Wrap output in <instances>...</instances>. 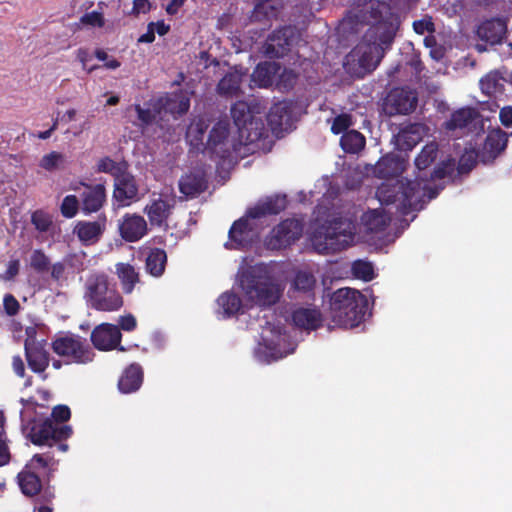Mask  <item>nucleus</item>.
Returning <instances> with one entry per match:
<instances>
[{
	"instance_id": "1",
	"label": "nucleus",
	"mask_w": 512,
	"mask_h": 512,
	"mask_svg": "<svg viewBox=\"0 0 512 512\" xmlns=\"http://www.w3.org/2000/svg\"><path fill=\"white\" fill-rule=\"evenodd\" d=\"M363 18L371 26L346 58L348 62H357L364 73H369L376 69L393 43L399 20L389 6L380 1H371Z\"/></svg>"
},
{
	"instance_id": "2",
	"label": "nucleus",
	"mask_w": 512,
	"mask_h": 512,
	"mask_svg": "<svg viewBox=\"0 0 512 512\" xmlns=\"http://www.w3.org/2000/svg\"><path fill=\"white\" fill-rule=\"evenodd\" d=\"M71 417L70 408L57 405L52 409L51 417L44 420H33L27 426V438L36 446L56 447L60 452L68 450L66 441L73 430L65 424Z\"/></svg>"
},
{
	"instance_id": "3",
	"label": "nucleus",
	"mask_w": 512,
	"mask_h": 512,
	"mask_svg": "<svg viewBox=\"0 0 512 512\" xmlns=\"http://www.w3.org/2000/svg\"><path fill=\"white\" fill-rule=\"evenodd\" d=\"M329 315L337 327L354 328L365 317L368 300L360 291L352 288H340L334 291L329 301Z\"/></svg>"
},
{
	"instance_id": "4",
	"label": "nucleus",
	"mask_w": 512,
	"mask_h": 512,
	"mask_svg": "<svg viewBox=\"0 0 512 512\" xmlns=\"http://www.w3.org/2000/svg\"><path fill=\"white\" fill-rule=\"evenodd\" d=\"M239 285L246 300L262 308L275 305L281 296L279 286L261 267L245 269L239 276Z\"/></svg>"
},
{
	"instance_id": "5",
	"label": "nucleus",
	"mask_w": 512,
	"mask_h": 512,
	"mask_svg": "<svg viewBox=\"0 0 512 512\" xmlns=\"http://www.w3.org/2000/svg\"><path fill=\"white\" fill-rule=\"evenodd\" d=\"M84 299L89 308L100 312H115L124 305L121 293L104 272H95L87 277Z\"/></svg>"
},
{
	"instance_id": "6",
	"label": "nucleus",
	"mask_w": 512,
	"mask_h": 512,
	"mask_svg": "<svg viewBox=\"0 0 512 512\" xmlns=\"http://www.w3.org/2000/svg\"><path fill=\"white\" fill-rule=\"evenodd\" d=\"M354 238L352 223L342 218H335L319 227L312 241L320 253L334 254L351 246Z\"/></svg>"
},
{
	"instance_id": "7",
	"label": "nucleus",
	"mask_w": 512,
	"mask_h": 512,
	"mask_svg": "<svg viewBox=\"0 0 512 512\" xmlns=\"http://www.w3.org/2000/svg\"><path fill=\"white\" fill-rule=\"evenodd\" d=\"M418 179H396L393 182L382 183L376 191V196L382 205L396 204L398 210L407 214L417 208L416 196L419 194Z\"/></svg>"
},
{
	"instance_id": "8",
	"label": "nucleus",
	"mask_w": 512,
	"mask_h": 512,
	"mask_svg": "<svg viewBox=\"0 0 512 512\" xmlns=\"http://www.w3.org/2000/svg\"><path fill=\"white\" fill-rule=\"evenodd\" d=\"M51 345L54 353L65 358L67 364H87L94 358V352L86 340L77 335L57 337Z\"/></svg>"
},
{
	"instance_id": "9",
	"label": "nucleus",
	"mask_w": 512,
	"mask_h": 512,
	"mask_svg": "<svg viewBox=\"0 0 512 512\" xmlns=\"http://www.w3.org/2000/svg\"><path fill=\"white\" fill-rule=\"evenodd\" d=\"M418 104L416 90L408 87H396L389 91L383 101L382 110L389 116L408 115Z\"/></svg>"
},
{
	"instance_id": "10",
	"label": "nucleus",
	"mask_w": 512,
	"mask_h": 512,
	"mask_svg": "<svg viewBox=\"0 0 512 512\" xmlns=\"http://www.w3.org/2000/svg\"><path fill=\"white\" fill-rule=\"evenodd\" d=\"M303 232V224L294 218H287L276 225L266 237L265 244L271 250H281L297 241Z\"/></svg>"
},
{
	"instance_id": "11",
	"label": "nucleus",
	"mask_w": 512,
	"mask_h": 512,
	"mask_svg": "<svg viewBox=\"0 0 512 512\" xmlns=\"http://www.w3.org/2000/svg\"><path fill=\"white\" fill-rule=\"evenodd\" d=\"M294 38L295 31L291 26H282L273 30L263 45L265 56L270 59L283 58L291 51Z\"/></svg>"
},
{
	"instance_id": "12",
	"label": "nucleus",
	"mask_w": 512,
	"mask_h": 512,
	"mask_svg": "<svg viewBox=\"0 0 512 512\" xmlns=\"http://www.w3.org/2000/svg\"><path fill=\"white\" fill-rule=\"evenodd\" d=\"M444 128L448 131L459 129L478 134L484 130L483 117L474 107H462L451 114L444 123Z\"/></svg>"
},
{
	"instance_id": "13",
	"label": "nucleus",
	"mask_w": 512,
	"mask_h": 512,
	"mask_svg": "<svg viewBox=\"0 0 512 512\" xmlns=\"http://www.w3.org/2000/svg\"><path fill=\"white\" fill-rule=\"evenodd\" d=\"M205 149L221 160H226L237 151L236 145L229 140V126L224 122H217L209 132Z\"/></svg>"
},
{
	"instance_id": "14",
	"label": "nucleus",
	"mask_w": 512,
	"mask_h": 512,
	"mask_svg": "<svg viewBox=\"0 0 512 512\" xmlns=\"http://www.w3.org/2000/svg\"><path fill=\"white\" fill-rule=\"evenodd\" d=\"M122 334L117 325L111 323H101L91 332V342L93 346L100 351H110L118 348L124 351L120 346Z\"/></svg>"
},
{
	"instance_id": "15",
	"label": "nucleus",
	"mask_w": 512,
	"mask_h": 512,
	"mask_svg": "<svg viewBox=\"0 0 512 512\" xmlns=\"http://www.w3.org/2000/svg\"><path fill=\"white\" fill-rule=\"evenodd\" d=\"M83 191L80 194L81 211L85 215L99 212L107 201L106 188L103 183L90 184L80 182Z\"/></svg>"
},
{
	"instance_id": "16",
	"label": "nucleus",
	"mask_w": 512,
	"mask_h": 512,
	"mask_svg": "<svg viewBox=\"0 0 512 512\" xmlns=\"http://www.w3.org/2000/svg\"><path fill=\"white\" fill-rule=\"evenodd\" d=\"M138 184L132 173L126 168L114 179L113 199L119 206H129L138 198Z\"/></svg>"
},
{
	"instance_id": "17",
	"label": "nucleus",
	"mask_w": 512,
	"mask_h": 512,
	"mask_svg": "<svg viewBox=\"0 0 512 512\" xmlns=\"http://www.w3.org/2000/svg\"><path fill=\"white\" fill-rule=\"evenodd\" d=\"M106 222L105 214L98 215L95 221H78L73 228V234L85 246L96 244L106 229Z\"/></svg>"
},
{
	"instance_id": "18",
	"label": "nucleus",
	"mask_w": 512,
	"mask_h": 512,
	"mask_svg": "<svg viewBox=\"0 0 512 512\" xmlns=\"http://www.w3.org/2000/svg\"><path fill=\"white\" fill-rule=\"evenodd\" d=\"M249 219L250 218L246 215L232 224L228 233L229 242L225 244L226 248L240 249L251 244L256 233Z\"/></svg>"
},
{
	"instance_id": "19",
	"label": "nucleus",
	"mask_w": 512,
	"mask_h": 512,
	"mask_svg": "<svg viewBox=\"0 0 512 512\" xmlns=\"http://www.w3.org/2000/svg\"><path fill=\"white\" fill-rule=\"evenodd\" d=\"M121 237L127 242H136L147 233V222L137 214H125L119 224Z\"/></svg>"
},
{
	"instance_id": "20",
	"label": "nucleus",
	"mask_w": 512,
	"mask_h": 512,
	"mask_svg": "<svg viewBox=\"0 0 512 512\" xmlns=\"http://www.w3.org/2000/svg\"><path fill=\"white\" fill-rule=\"evenodd\" d=\"M25 357L29 368L37 374H43L49 366L50 357L44 346L35 340L25 341Z\"/></svg>"
},
{
	"instance_id": "21",
	"label": "nucleus",
	"mask_w": 512,
	"mask_h": 512,
	"mask_svg": "<svg viewBox=\"0 0 512 512\" xmlns=\"http://www.w3.org/2000/svg\"><path fill=\"white\" fill-rule=\"evenodd\" d=\"M174 208V202L163 199L162 197L152 199L144 208L151 226L163 227L167 226V220Z\"/></svg>"
},
{
	"instance_id": "22",
	"label": "nucleus",
	"mask_w": 512,
	"mask_h": 512,
	"mask_svg": "<svg viewBox=\"0 0 512 512\" xmlns=\"http://www.w3.org/2000/svg\"><path fill=\"white\" fill-rule=\"evenodd\" d=\"M287 198L285 195L267 197L254 207L247 210L246 215L251 219H259L267 215H277L286 209Z\"/></svg>"
},
{
	"instance_id": "23",
	"label": "nucleus",
	"mask_w": 512,
	"mask_h": 512,
	"mask_svg": "<svg viewBox=\"0 0 512 512\" xmlns=\"http://www.w3.org/2000/svg\"><path fill=\"white\" fill-rule=\"evenodd\" d=\"M506 32L507 24L500 18L486 20L477 28V36L491 45L501 43Z\"/></svg>"
},
{
	"instance_id": "24",
	"label": "nucleus",
	"mask_w": 512,
	"mask_h": 512,
	"mask_svg": "<svg viewBox=\"0 0 512 512\" xmlns=\"http://www.w3.org/2000/svg\"><path fill=\"white\" fill-rule=\"evenodd\" d=\"M208 181L203 172H190L179 180V191L187 198H194L206 191Z\"/></svg>"
},
{
	"instance_id": "25",
	"label": "nucleus",
	"mask_w": 512,
	"mask_h": 512,
	"mask_svg": "<svg viewBox=\"0 0 512 512\" xmlns=\"http://www.w3.org/2000/svg\"><path fill=\"white\" fill-rule=\"evenodd\" d=\"M115 274L120 282L122 292L132 294L138 284H141L140 272L132 264L119 262L115 265Z\"/></svg>"
},
{
	"instance_id": "26",
	"label": "nucleus",
	"mask_w": 512,
	"mask_h": 512,
	"mask_svg": "<svg viewBox=\"0 0 512 512\" xmlns=\"http://www.w3.org/2000/svg\"><path fill=\"white\" fill-rule=\"evenodd\" d=\"M292 321L298 328L316 330L322 325V315L315 308H299L292 313Z\"/></svg>"
},
{
	"instance_id": "27",
	"label": "nucleus",
	"mask_w": 512,
	"mask_h": 512,
	"mask_svg": "<svg viewBox=\"0 0 512 512\" xmlns=\"http://www.w3.org/2000/svg\"><path fill=\"white\" fill-rule=\"evenodd\" d=\"M142 382V367L137 363H133L123 371L118 381V388L122 393H132L140 388Z\"/></svg>"
},
{
	"instance_id": "28",
	"label": "nucleus",
	"mask_w": 512,
	"mask_h": 512,
	"mask_svg": "<svg viewBox=\"0 0 512 512\" xmlns=\"http://www.w3.org/2000/svg\"><path fill=\"white\" fill-rule=\"evenodd\" d=\"M219 310L217 313L223 318H230L238 314H243L242 299L232 291H225L217 298Z\"/></svg>"
},
{
	"instance_id": "29",
	"label": "nucleus",
	"mask_w": 512,
	"mask_h": 512,
	"mask_svg": "<svg viewBox=\"0 0 512 512\" xmlns=\"http://www.w3.org/2000/svg\"><path fill=\"white\" fill-rule=\"evenodd\" d=\"M267 121L271 129L282 131L287 128L291 121V109L286 102H278L271 106Z\"/></svg>"
},
{
	"instance_id": "30",
	"label": "nucleus",
	"mask_w": 512,
	"mask_h": 512,
	"mask_svg": "<svg viewBox=\"0 0 512 512\" xmlns=\"http://www.w3.org/2000/svg\"><path fill=\"white\" fill-rule=\"evenodd\" d=\"M238 131L245 145L254 144L267 136L264 122L256 117L243 125V127L238 128Z\"/></svg>"
},
{
	"instance_id": "31",
	"label": "nucleus",
	"mask_w": 512,
	"mask_h": 512,
	"mask_svg": "<svg viewBox=\"0 0 512 512\" xmlns=\"http://www.w3.org/2000/svg\"><path fill=\"white\" fill-rule=\"evenodd\" d=\"M17 478L19 487L24 495L32 497L41 491L42 482L36 472L25 468L18 474Z\"/></svg>"
},
{
	"instance_id": "32",
	"label": "nucleus",
	"mask_w": 512,
	"mask_h": 512,
	"mask_svg": "<svg viewBox=\"0 0 512 512\" xmlns=\"http://www.w3.org/2000/svg\"><path fill=\"white\" fill-rule=\"evenodd\" d=\"M166 263L167 254L165 250L161 248H152L146 257L145 268L150 275L159 277L164 273Z\"/></svg>"
},
{
	"instance_id": "33",
	"label": "nucleus",
	"mask_w": 512,
	"mask_h": 512,
	"mask_svg": "<svg viewBox=\"0 0 512 512\" xmlns=\"http://www.w3.org/2000/svg\"><path fill=\"white\" fill-rule=\"evenodd\" d=\"M256 105H251L245 101H237L231 107V116L237 128L243 127L246 123L255 118Z\"/></svg>"
},
{
	"instance_id": "34",
	"label": "nucleus",
	"mask_w": 512,
	"mask_h": 512,
	"mask_svg": "<svg viewBox=\"0 0 512 512\" xmlns=\"http://www.w3.org/2000/svg\"><path fill=\"white\" fill-rule=\"evenodd\" d=\"M242 76L238 72L226 73L217 85V92L221 96L233 97L240 92Z\"/></svg>"
},
{
	"instance_id": "35",
	"label": "nucleus",
	"mask_w": 512,
	"mask_h": 512,
	"mask_svg": "<svg viewBox=\"0 0 512 512\" xmlns=\"http://www.w3.org/2000/svg\"><path fill=\"white\" fill-rule=\"evenodd\" d=\"M401 163L394 155H385L379 159L375 166V173L379 178L389 179L398 175Z\"/></svg>"
},
{
	"instance_id": "36",
	"label": "nucleus",
	"mask_w": 512,
	"mask_h": 512,
	"mask_svg": "<svg viewBox=\"0 0 512 512\" xmlns=\"http://www.w3.org/2000/svg\"><path fill=\"white\" fill-rule=\"evenodd\" d=\"M424 126L419 123H410L401 128L398 133V141L402 143L405 149H412L421 139Z\"/></svg>"
},
{
	"instance_id": "37",
	"label": "nucleus",
	"mask_w": 512,
	"mask_h": 512,
	"mask_svg": "<svg viewBox=\"0 0 512 512\" xmlns=\"http://www.w3.org/2000/svg\"><path fill=\"white\" fill-rule=\"evenodd\" d=\"M508 138L506 132L497 128L490 131L485 139L484 148L493 157L499 155L507 146Z\"/></svg>"
},
{
	"instance_id": "38",
	"label": "nucleus",
	"mask_w": 512,
	"mask_h": 512,
	"mask_svg": "<svg viewBox=\"0 0 512 512\" xmlns=\"http://www.w3.org/2000/svg\"><path fill=\"white\" fill-rule=\"evenodd\" d=\"M366 144V139L362 133L357 130L346 131L340 139L341 148L346 153H359Z\"/></svg>"
},
{
	"instance_id": "39",
	"label": "nucleus",
	"mask_w": 512,
	"mask_h": 512,
	"mask_svg": "<svg viewBox=\"0 0 512 512\" xmlns=\"http://www.w3.org/2000/svg\"><path fill=\"white\" fill-rule=\"evenodd\" d=\"M275 73V64L269 62L259 63L252 73V80L257 86L267 88L272 85Z\"/></svg>"
},
{
	"instance_id": "40",
	"label": "nucleus",
	"mask_w": 512,
	"mask_h": 512,
	"mask_svg": "<svg viewBox=\"0 0 512 512\" xmlns=\"http://www.w3.org/2000/svg\"><path fill=\"white\" fill-rule=\"evenodd\" d=\"M315 286L316 279L311 272L303 270L296 272L292 281V288L294 290L304 294H310L313 292Z\"/></svg>"
},
{
	"instance_id": "41",
	"label": "nucleus",
	"mask_w": 512,
	"mask_h": 512,
	"mask_svg": "<svg viewBox=\"0 0 512 512\" xmlns=\"http://www.w3.org/2000/svg\"><path fill=\"white\" fill-rule=\"evenodd\" d=\"M437 155L438 144L434 141L426 144L415 158L416 167L419 170H425L436 160Z\"/></svg>"
},
{
	"instance_id": "42",
	"label": "nucleus",
	"mask_w": 512,
	"mask_h": 512,
	"mask_svg": "<svg viewBox=\"0 0 512 512\" xmlns=\"http://www.w3.org/2000/svg\"><path fill=\"white\" fill-rule=\"evenodd\" d=\"M503 78L497 72H490L480 80V88L483 93L493 96L503 91Z\"/></svg>"
},
{
	"instance_id": "43",
	"label": "nucleus",
	"mask_w": 512,
	"mask_h": 512,
	"mask_svg": "<svg viewBox=\"0 0 512 512\" xmlns=\"http://www.w3.org/2000/svg\"><path fill=\"white\" fill-rule=\"evenodd\" d=\"M126 168L127 162H116L110 157H103L97 163V172L110 174L114 179L118 177Z\"/></svg>"
},
{
	"instance_id": "44",
	"label": "nucleus",
	"mask_w": 512,
	"mask_h": 512,
	"mask_svg": "<svg viewBox=\"0 0 512 512\" xmlns=\"http://www.w3.org/2000/svg\"><path fill=\"white\" fill-rule=\"evenodd\" d=\"M31 223L38 232L47 233L53 227V218L49 212L37 209L31 214Z\"/></svg>"
},
{
	"instance_id": "45",
	"label": "nucleus",
	"mask_w": 512,
	"mask_h": 512,
	"mask_svg": "<svg viewBox=\"0 0 512 512\" xmlns=\"http://www.w3.org/2000/svg\"><path fill=\"white\" fill-rule=\"evenodd\" d=\"M363 219L368 229L373 232H381L389 224V219L377 210L367 212Z\"/></svg>"
},
{
	"instance_id": "46",
	"label": "nucleus",
	"mask_w": 512,
	"mask_h": 512,
	"mask_svg": "<svg viewBox=\"0 0 512 512\" xmlns=\"http://www.w3.org/2000/svg\"><path fill=\"white\" fill-rule=\"evenodd\" d=\"M64 163V154L52 151L41 158L39 166L48 172H52L64 168Z\"/></svg>"
},
{
	"instance_id": "47",
	"label": "nucleus",
	"mask_w": 512,
	"mask_h": 512,
	"mask_svg": "<svg viewBox=\"0 0 512 512\" xmlns=\"http://www.w3.org/2000/svg\"><path fill=\"white\" fill-rule=\"evenodd\" d=\"M81 209V201L76 195H66L60 205V213L66 219L75 217Z\"/></svg>"
},
{
	"instance_id": "48",
	"label": "nucleus",
	"mask_w": 512,
	"mask_h": 512,
	"mask_svg": "<svg viewBox=\"0 0 512 512\" xmlns=\"http://www.w3.org/2000/svg\"><path fill=\"white\" fill-rule=\"evenodd\" d=\"M134 110L137 113V118L140 122L139 126L141 128H146L149 125L153 124L157 116L161 112V109L159 107H154L153 109H145L140 104H135Z\"/></svg>"
},
{
	"instance_id": "49",
	"label": "nucleus",
	"mask_w": 512,
	"mask_h": 512,
	"mask_svg": "<svg viewBox=\"0 0 512 512\" xmlns=\"http://www.w3.org/2000/svg\"><path fill=\"white\" fill-rule=\"evenodd\" d=\"M352 273L357 279L371 281L374 278L373 265L364 260H356L352 264Z\"/></svg>"
},
{
	"instance_id": "50",
	"label": "nucleus",
	"mask_w": 512,
	"mask_h": 512,
	"mask_svg": "<svg viewBox=\"0 0 512 512\" xmlns=\"http://www.w3.org/2000/svg\"><path fill=\"white\" fill-rule=\"evenodd\" d=\"M30 267L38 273H44L49 270L50 259L42 249H35L31 253Z\"/></svg>"
},
{
	"instance_id": "51",
	"label": "nucleus",
	"mask_w": 512,
	"mask_h": 512,
	"mask_svg": "<svg viewBox=\"0 0 512 512\" xmlns=\"http://www.w3.org/2000/svg\"><path fill=\"white\" fill-rule=\"evenodd\" d=\"M352 116L347 113L337 115L331 125V132L335 135L345 133L349 131V127L352 125Z\"/></svg>"
},
{
	"instance_id": "52",
	"label": "nucleus",
	"mask_w": 512,
	"mask_h": 512,
	"mask_svg": "<svg viewBox=\"0 0 512 512\" xmlns=\"http://www.w3.org/2000/svg\"><path fill=\"white\" fill-rule=\"evenodd\" d=\"M52 461L53 456L49 453L35 454L25 468L35 472L37 469H46Z\"/></svg>"
},
{
	"instance_id": "53",
	"label": "nucleus",
	"mask_w": 512,
	"mask_h": 512,
	"mask_svg": "<svg viewBox=\"0 0 512 512\" xmlns=\"http://www.w3.org/2000/svg\"><path fill=\"white\" fill-rule=\"evenodd\" d=\"M415 33L423 35L426 32L433 34L435 32V24L431 16L425 15L422 19L413 22Z\"/></svg>"
},
{
	"instance_id": "54",
	"label": "nucleus",
	"mask_w": 512,
	"mask_h": 512,
	"mask_svg": "<svg viewBox=\"0 0 512 512\" xmlns=\"http://www.w3.org/2000/svg\"><path fill=\"white\" fill-rule=\"evenodd\" d=\"M454 172V162L453 161H443L438 164L433 172L431 173L432 180H441L446 178L447 176H451Z\"/></svg>"
},
{
	"instance_id": "55",
	"label": "nucleus",
	"mask_w": 512,
	"mask_h": 512,
	"mask_svg": "<svg viewBox=\"0 0 512 512\" xmlns=\"http://www.w3.org/2000/svg\"><path fill=\"white\" fill-rule=\"evenodd\" d=\"M80 23L91 27L102 28L105 25V19L101 12L92 11L82 15Z\"/></svg>"
},
{
	"instance_id": "56",
	"label": "nucleus",
	"mask_w": 512,
	"mask_h": 512,
	"mask_svg": "<svg viewBox=\"0 0 512 512\" xmlns=\"http://www.w3.org/2000/svg\"><path fill=\"white\" fill-rule=\"evenodd\" d=\"M4 311L8 316H15L20 310V303L12 294H5L3 298Z\"/></svg>"
},
{
	"instance_id": "57",
	"label": "nucleus",
	"mask_w": 512,
	"mask_h": 512,
	"mask_svg": "<svg viewBox=\"0 0 512 512\" xmlns=\"http://www.w3.org/2000/svg\"><path fill=\"white\" fill-rule=\"evenodd\" d=\"M419 183H420L419 194L416 196L417 204L420 202L421 196L427 197L428 200H432V199L436 198L439 194V191L443 188V187H438V186L432 187V186L428 185L427 183L423 184L421 181H419Z\"/></svg>"
},
{
	"instance_id": "58",
	"label": "nucleus",
	"mask_w": 512,
	"mask_h": 512,
	"mask_svg": "<svg viewBox=\"0 0 512 512\" xmlns=\"http://www.w3.org/2000/svg\"><path fill=\"white\" fill-rule=\"evenodd\" d=\"M118 327L127 332H131L136 329L137 321L132 314L120 316L118 320Z\"/></svg>"
},
{
	"instance_id": "59",
	"label": "nucleus",
	"mask_w": 512,
	"mask_h": 512,
	"mask_svg": "<svg viewBox=\"0 0 512 512\" xmlns=\"http://www.w3.org/2000/svg\"><path fill=\"white\" fill-rule=\"evenodd\" d=\"M152 4L149 0H133L132 14H146L150 12Z\"/></svg>"
},
{
	"instance_id": "60",
	"label": "nucleus",
	"mask_w": 512,
	"mask_h": 512,
	"mask_svg": "<svg viewBox=\"0 0 512 512\" xmlns=\"http://www.w3.org/2000/svg\"><path fill=\"white\" fill-rule=\"evenodd\" d=\"M475 164H476V160L472 156H469V157L462 156L459 160L458 170L462 174L468 173L474 168Z\"/></svg>"
},
{
	"instance_id": "61",
	"label": "nucleus",
	"mask_w": 512,
	"mask_h": 512,
	"mask_svg": "<svg viewBox=\"0 0 512 512\" xmlns=\"http://www.w3.org/2000/svg\"><path fill=\"white\" fill-rule=\"evenodd\" d=\"M19 269L20 261L18 259L10 260L5 271V278L8 280L15 278L19 273Z\"/></svg>"
},
{
	"instance_id": "62",
	"label": "nucleus",
	"mask_w": 512,
	"mask_h": 512,
	"mask_svg": "<svg viewBox=\"0 0 512 512\" xmlns=\"http://www.w3.org/2000/svg\"><path fill=\"white\" fill-rule=\"evenodd\" d=\"M500 122L503 126L512 127V106H505L499 113Z\"/></svg>"
},
{
	"instance_id": "63",
	"label": "nucleus",
	"mask_w": 512,
	"mask_h": 512,
	"mask_svg": "<svg viewBox=\"0 0 512 512\" xmlns=\"http://www.w3.org/2000/svg\"><path fill=\"white\" fill-rule=\"evenodd\" d=\"M13 370L16 375L19 377H24L25 375V366L22 358L20 356H14L12 359Z\"/></svg>"
},
{
	"instance_id": "64",
	"label": "nucleus",
	"mask_w": 512,
	"mask_h": 512,
	"mask_svg": "<svg viewBox=\"0 0 512 512\" xmlns=\"http://www.w3.org/2000/svg\"><path fill=\"white\" fill-rule=\"evenodd\" d=\"M65 266L61 262H56L51 267V277L54 280H60L64 274Z\"/></svg>"
}]
</instances>
